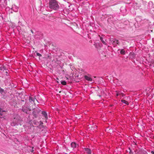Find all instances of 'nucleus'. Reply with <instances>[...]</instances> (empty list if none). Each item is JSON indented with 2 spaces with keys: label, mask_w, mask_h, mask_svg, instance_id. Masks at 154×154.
<instances>
[{
  "label": "nucleus",
  "mask_w": 154,
  "mask_h": 154,
  "mask_svg": "<svg viewBox=\"0 0 154 154\" xmlns=\"http://www.w3.org/2000/svg\"><path fill=\"white\" fill-rule=\"evenodd\" d=\"M36 55H37V56H39V57H40V56H42L41 54L38 53H36Z\"/></svg>",
  "instance_id": "6ab92c4d"
},
{
  "label": "nucleus",
  "mask_w": 154,
  "mask_h": 154,
  "mask_svg": "<svg viewBox=\"0 0 154 154\" xmlns=\"http://www.w3.org/2000/svg\"><path fill=\"white\" fill-rule=\"evenodd\" d=\"M120 53L121 54L125 55V51L123 49L121 50L120 51Z\"/></svg>",
  "instance_id": "f8f14e48"
},
{
  "label": "nucleus",
  "mask_w": 154,
  "mask_h": 154,
  "mask_svg": "<svg viewBox=\"0 0 154 154\" xmlns=\"http://www.w3.org/2000/svg\"><path fill=\"white\" fill-rule=\"evenodd\" d=\"M4 91V90L0 87V93H2Z\"/></svg>",
  "instance_id": "f3484780"
},
{
  "label": "nucleus",
  "mask_w": 154,
  "mask_h": 154,
  "mask_svg": "<svg viewBox=\"0 0 154 154\" xmlns=\"http://www.w3.org/2000/svg\"><path fill=\"white\" fill-rule=\"evenodd\" d=\"M65 154H66V153H65Z\"/></svg>",
  "instance_id": "cd10ccee"
},
{
  "label": "nucleus",
  "mask_w": 154,
  "mask_h": 154,
  "mask_svg": "<svg viewBox=\"0 0 154 154\" xmlns=\"http://www.w3.org/2000/svg\"><path fill=\"white\" fill-rule=\"evenodd\" d=\"M49 7L54 10H57L59 8V6L57 2L55 0H50L49 2Z\"/></svg>",
  "instance_id": "f257e3e1"
},
{
  "label": "nucleus",
  "mask_w": 154,
  "mask_h": 154,
  "mask_svg": "<svg viewBox=\"0 0 154 154\" xmlns=\"http://www.w3.org/2000/svg\"><path fill=\"white\" fill-rule=\"evenodd\" d=\"M91 130H93L94 129V127H93V126H91Z\"/></svg>",
  "instance_id": "4be33fe9"
},
{
  "label": "nucleus",
  "mask_w": 154,
  "mask_h": 154,
  "mask_svg": "<svg viewBox=\"0 0 154 154\" xmlns=\"http://www.w3.org/2000/svg\"><path fill=\"white\" fill-rule=\"evenodd\" d=\"M19 126H20L21 127V128L19 127V128L18 127L17 128H18V130L19 131L22 132V130L23 129V126H22L21 125H20V126H18L19 127Z\"/></svg>",
  "instance_id": "9d476101"
},
{
  "label": "nucleus",
  "mask_w": 154,
  "mask_h": 154,
  "mask_svg": "<svg viewBox=\"0 0 154 154\" xmlns=\"http://www.w3.org/2000/svg\"><path fill=\"white\" fill-rule=\"evenodd\" d=\"M48 58H49V56H48Z\"/></svg>",
  "instance_id": "bb28decb"
},
{
  "label": "nucleus",
  "mask_w": 154,
  "mask_h": 154,
  "mask_svg": "<svg viewBox=\"0 0 154 154\" xmlns=\"http://www.w3.org/2000/svg\"><path fill=\"white\" fill-rule=\"evenodd\" d=\"M151 152V153H152V154H154V152L153 151H152Z\"/></svg>",
  "instance_id": "5701e85b"
},
{
  "label": "nucleus",
  "mask_w": 154,
  "mask_h": 154,
  "mask_svg": "<svg viewBox=\"0 0 154 154\" xmlns=\"http://www.w3.org/2000/svg\"><path fill=\"white\" fill-rule=\"evenodd\" d=\"M42 115L44 116V117L46 119H48V117L47 114L45 112L42 111Z\"/></svg>",
  "instance_id": "423d86ee"
},
{
  "label": "nucleus",
  "mask_w": 154,
  "mask_h": 154,
  "mask_svg": "<svg viewBox=\"0 0 154 154\" xmlns=\"http://www.w3.org/2000/svg\"><path fill=\"white\" fill-rule=\"evenodd\" d=\"M119 95V93H117V94H116V96H118Z\"/></svg>",
  "instance_id": "393cba45"
},
{
  "label": "nucleus",
  "mask_w": 154,
  "mask_h": 154,
  "mask_svg": "<svg viewBox=\"0 0 154 154\" xmlns=\"http://www.w3.org/2000/svg\"><path fill=\"white\" fill-rule=\"evenodd\" d=\"M121 101L122 103H125V104H126L127 105H128L129 104V103H128V102H127V101H126V100H121Z\"/></svg>",
  "instance_id": "ddd939ff"
},
{
  "label": "nucleus",
  "mask_w": 154,
  "mask_h": 154,
  "mask_svg": "<svg viewBox=\"0 0 154 154\" xmlns=\"http://www.w3.org/2000/svg\"><path fill=\"white\" fill-rule=\"evenodd\" d=\"M29 100L30 102H33L34 103H35V101H37L36 98L32 97H29Z\"/></svg>",
  "instance_id": "39448f33"
},
{
  "label": "nucleus",
  "mask_w": 154,
  "mask_h": 154,
  "mask_svg": "<svg viewBox=\"0 0 154 154\" xmlns=\"http://www.w3.org/2000/svg\"><path fill=\"white\" fill-rule=\"evenodd\" d=\"M22 110L24 112L26 113H27L28 110H27L26 109H25L24 108H22Z\"/></svg>",
  "instance_id": "4468645a"
},
{
  "label": "nucleus",
  "mask_w": 154,
  "mask_h": 154,
  "mask_svg": "<svg viewBox=\"0 0 154 154\" xmlns=\"http://www.w3.org/2000/svg\"><path fill=\"white\" fill-rule=\"evenodd\" d=\"M85 151L88 154H91V151L90 149L87 148H84Z\"/></svg>",
  "instance_id": "20e7f679"
},
{
  "label": "nucleus",
  "mask_w": 154,
  "mask_h": 154,
  "mask_svg": "<svg viewBox=\"0 0 154 154\" xmlns=\"http://www.w3.org/2000/svg\"><path fill=\"white\" fill-rule=\"evenodd\" d=\"M129 149L130 150V151L129 152V154H133V153L132 152V151L130 150V149L129 148Z\"/></svg>",
  "instance_id": "aec40b11"
},
{
  "label": "nucleus",
  "mask_w": 154,
  "mask_h": 154,
  "mask_svg": "<svg viewBox=\"0 0 154 154\" xmlns=\"http://www.w3.org/2000/svg\"><path fill=\"white\" fill-rule=\"evenodd\" d=\"M71 147L73 149L76 147V146L77 145L76 144V143L75 142H72L71 144Z\"/></svg>",
  "instance_id": "0eeeda50"
},
{
  "label": "nucleus",
  "mask_w": 154,
  "mask_h": 154,
  "mask_svg": "<svg viewBox=\"0 0 154 154\" xmlns=\"http://www.w3.org/2000/svg\"><path fill=\"white\" fill-rule=\"evenodd\" d=\"M61 84L63 85H66V83L65 81H62L61 82Z\"/></svg>",
  "instance_id": "2eb2a0df"
},
{
  "label": "nucleus",
  "mask_w": 154,
  "mask_h": 154,
  "mask_svg": "<svg viewBox=\"0 0 154 154\" xmlns=\"http://www.w3.org/2000/svg\"><path fill=\"white\" fill-rule=\"evenodd\" d=\"M112 44L114 45V46H116L117 45H119V41L116 39H114L112 40Z\"/></svg>",
  "instance_id": "f03ea898"
},
{
  "label": "nucleus",
  "mask_w": 154,
  "mask_h": 154,
  "mask_svg": "<svg viewBox=\"0 0 154 154\" xmlns=\"http://www.w3.org/2000/svg\"><path fill=\"white\" fill-rule=\"evenodd\" d=\"M5 67L4 66H1V67H0V69L1 70L4 71V70H5Z\"/></svg>",
  "instance_id": "dca6fc26"
},
{
  "label": "nucleus",
  "mask_w": 154,
  "mask_h": 154,
  "mask_svg": "<svg viewBox=\"0 0 154 154\" xmlns=\"http://www.w3.org/2000/svg\"><path fill=\"white\" fill-rule=\"evenodd\" d=\"M33 147H32V149H31V150H30V151L32 152H33L34 151V149H33Z\"/></svg>",
  "instance_id": "412c9836"
},
{
  "label": "nucleus",
  "mask_w": 154,
  "mask_h": 154,
  "mask_svg": "<svg viewBox=\"0 0 154 154\" xmlns=\"http://www.w3.org/2000/svg\"><path fill=\"white\" fill-rule=\"evenodd\" d=\"M119 95L122 96V97H123L124 96H125V94L122 93H119Z\"/></svg>",
  "instance_id": "a211bd4d"
},
{
  "label": "nucleus",
  "mask_w": 154,
  "mask_h": 154,
  "mask_svg": "<svg viewBox=\"0 0 154 154\" xmlns=\"http://www.w3.org/2000/svg\"><path fill=\"white\" fill-rule=\"evenodd\" d=\"M97 128V126H96V125H95V126H94V128Z\"/></svg>",
  "instance_id": "b1692460"
},
{
  "label": "nucleus",
  "mask_w": 154,
  "mask_h": 154,
  "mask_svg": "<svg viewBox=\"0 0 154 154\" xmlns=\"http://www.w3.org/2000/svg\"><path fill=\"white\" fill-rule=\"evenodd\" d=\"M4 112H5L4 111H2L1 108H0V118H2L3 116V115L4 114Z\"/></svg>",
  "instance_id": "6e6552de"
},
{
  "label": "nucleus",
  "mask_w": 154,
  "mask_h": 154,
  "mask_svg": "<svg viewBox=\"0 0 154 154\" xmlns=\"http://www.w3.org/2000/svg\"><path fill=\"white\" fill-rule=\"evenodd\" d=\"M31 32H32V33L33 34V31L32 30H31Z\"/></svg>",
  "instance_id": "a878e982"
},
{
  "label": "nucleus",
  "mask_w": 154,
  "mask_h": 154,
  "mask_svg": "<svg viewBox=\"0 0 154 154\" xmlns=\"http://www.w3.org/2000/svg\"><path fill=\"white\" fill-rule=\"evenodd\" d=\"M85 78L86 80L88 81H92V79L91 78L89 77L87 75H85Z\"/></svg>",
  "instance_id": "1a4fd4ad"
},
{
  "label": "nucleus",
  "mask_w": 154,
  "mask_h": 154,
  "mask_svg": "<svg viewBox=\"0 0 154 154\" xmlns=\"http://www.w3.org/2000/svg\"><path fill=\"white\" fill-rule=\"evenodd\" d=\"M99 36L100 37V39L101 41L102 42V43L105 45H106V43L104 40H103V38L102 37H100V35H99Z\"/></svg>",
  "instance_id": "9b49d317"
},
{
  "label": "nucleus",
  "mask_w": 154,
  "mask_h": 154,
  "mask_svg": "<svg viewBox=\"0 0 154 154\" xmlns=\"http://www.w3.org/2000/svg\"><path fill=\"white\" fill-rule=\"evenodd\" d=\"M18 120H17L16 118H14L13 121L11 123V125L12 126H15L17 124V123H18Z\"/></svg>",
  "instance_id": "7ed1b4c3"
}]
</instances>
